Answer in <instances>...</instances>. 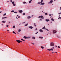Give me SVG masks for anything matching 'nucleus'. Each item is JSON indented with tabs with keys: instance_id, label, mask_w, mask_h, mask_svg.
<instances>
[{
	"instance_id": "ea45409f",
	"label": "nucleus",
	"mask_w": 61,
	"mask_h": 61,
	"mask_svg": "<svg viewBox=\"0 0 61 61\" xmlns=\"http://www.w3.org/2000/svg\"><path fill=\"white\" fill-rule=\"evenodd\" d=\"M38 32H37L36 33H35V34H37L38 33Z\"/></svg>"
},
{
	"instance_id": "cd10ccee",
	"label": "nucleus",
	"mask_w": 61,
	"mask_h": 61,
	"mask_svg": "<svg viewBox=\"0 0 61 61\" xmlns=\"http://www.w3.org/2000/svg\"><path fill=\"white\" fill-rule=\"evenodd\" d=\"M34 26H36V24L34 23Z\"/></svg>"
},
{
	"instance_id": "6e6d98bb",
	"label": "nucleus",
	"mask_w": 61,
	"mask_h": 61,
	"mask_svg": "<svg viewBox=\"0 0 61 61\" xmlns=\"http://www.w3.org/2000/svg\"><path fill=\"white\" fill-rule=\"evenodd\" d=\"M16 18H17V19H18V18H17V17H16Z\"/></svg>"
},
{
	"instance_id": "c03bdc74",
	"label": "nucleus",
	"mask_w": 61,
	"mask_h": 61,
	"mask_svg": "<svg viewBox=\"0 0 61 61\" xmlns=\"http://www.w3.org/2000/svg\"><path fill=\"white\" fill-rule=\"evenodd\" d=\"M49 16H51V14H49Z\"/></svg>"
},
{
	"instance_id": "79ce46f5",
	"label": "nucleus",
	"mask_w": 61,
	"mask_h": 61,
	"mask_svg": "<svg viewBox=\"0 0 61 61\" xmlns=\"http://www.w3.org/2000/svg\"><path fill=\"white\" fill-rule=\"evenodd\" d=\"M25 15V13H24L23 14V15Z\"/></svg>"
},
{
	"instance_id": "c9c22d12",
	"label": "nucleus",
	"mask_w": 61,
	"mask_h": 61,
	"mask_svg": "<svg viewBox=\"0 0 61 61\" xmlns=\"http://www.w3.org/2000/svg\"><path fill=\"white\" fill-rule=\"evenodd\" d=\"M14 13H15V14H17V12H15Z\"/></svg>"
},
{
	"instance_id": "f704fd0d",
	"label": "nucleus",
	"mask_w": 61,
	"mask_h": 61,
	"mask_svg": "<svg viewBox=\"0 0 61 61\" xmlns=\"http://www.w3.org/2000/svg\"><path fill=\"white\" fill-rule=\"evenodd\" d=\"M17 16H18V18H20V16H18V15H17Z\"/></svg>"
},
{
	"instance_id": "13d9d810",
	"label": "nucleus",
	"mask_w": 61,
	"mask_h": 61,
	"mask_svg": "<svg viewBox=\"0 0 61 61\" xmlns=\"http://www.w3.org/2000/svg\"><path fill=\"white\" fill-rule=\"evenodd\" d=\"M59 15H60V13H59Z\"/></svg>"
},
{
	"instance_id": "0e129e2a",
	"label": "nucleus",
	"mask_w": 61,
	"mask_h": 61,
	"mask_svg": "<svg viewBox=\"0 0 61 61\" xmlns=\"http://www.w3.org/2000/svg\"><path fill=\"white\" fill-rule=\"evenodd\" d=\"M21 24H19V25H21Z\"/></svg>"
},
{
	"instance_id": "ddd939ff",
	"label": "nucleus",
	"mask_w": 61,
	"mask_h": 61,
	"mask_svg": "<svg viewBox=\"0 0 61 61\" xmlns=\"http://www.w3.org/2000/svg\"><path fill=\"white\" fill-rule=\"evenodd\" d=\"M45 4V3H41V4H40V5H43Z\"/></svg>"
},
{
	"instance_id": "f03ea898",
	"label": "nucleus",
	"mask_w": 61,
	"mask_h": 61,
	"mask_svg": "<svg viewBox=\"0 0 61 61\" xmlns=\"http://www.w3.org/2000/svg\"><path fill=\"white\" fill-rule=\"evenodd\" d=\"M53 3V0H51L49 3V4H52V3Z\"/></svg>"
},
{
	"instance_id": "69168bd1",
	"label": "nucleus",
	"mask_w": 61,
	"mask_h": 61,
	"mask_svg": "<svg viewBox=\"0 0 61 61\" xmlns=\"http://www.w3.org/2000/svg\"><path fill=\"white\" fill-rule=\"evenodd\" d=\"M25 23V22H24V23Z\"/></svg>"
},
{
	"instance_id": "a878e982",
	"label": "nucleus",
	"mask_w": 61,
	"mask_h": 61,
	"mask_svg": "<svg viewBox=\"0 0 61 61\" xmlns=\"http://www.w3.org/2000/svg\"><path fill=\"white\" fill-rule=\"evenodd\" d=\"M23 4H25V3H26V2H23Z\"/></svg>"
},
{
	"instance_id": "6e6552de",
	"label": "nucleus",
	"mask_w": 61,
	"mask_h": 61,
	"mask_svg": "<svg viewBox=\"0 0 61 61\" xmlns=\"http://www.w3.org/2000/svg\"><path fill=\"white\" fill-rule=\"evenodd\" d=\"M29 28H30V29H32L33 28V27L31 26H30L29 27Z\"/></svg>"
},
{
	"instance_id": "3c124183",
	"label": "nucleus",
	"mask_w": 61,
	"mask_h": 61,
	"mask_svg": "<svg viewBox=\"0 0 61 61\" xmlns=\"http://www.w3.org/2000/svg\"><path fill=\"white\" fill-rule=\"evenodd\" d=\"M32 44L33 45H34V43H32Z\"/></svg>"
},
{
	"instance_id": "393cba45",
	"label": "nucleus",
	"mask_w": 61,
	"mask_h": 61,
	"mask_svg": "<svg viewBox=\"0 0 61 61\" xmlns=\"http://www.w3.org/2000/svg\"><path fill=\"white\" fill-rule=\"evenodd\" d=\"M41 3V2H38V4H40Z\"/></svg>"
},
{
	"instance_id": "37998d69",
	"label": "nucleus",
	"mask_w": 61,
	"mask_h": 61,
	"mask_svg": "<svg viewBox=\"0 0 61 61\" xmlns=\"http://www.w3.org/2000/svg\"><path fill=\"white\" fill-rule=\"evenodd\" d=\"M46 30H47V31H49V30H48V29H46Z\"/></svg>"
},
{
	"instance_id": "4be33fe9",
	"label": "nucleus",
	"mask_w": 61,
	"mask_h": 61,
	"mask_svg": "<svg viewBox=\"0 0 61 61\" xmlns=\"http://www.w3.org/2000/svg\"><path fill=\"white\" fill-rule=\"evenodd\" d=\"M6 15V13L4 14L3 15V16H5V15Z\"/></svg>"
},
{
	"instance_id": "72a5a7b5",
	"label": "nucleus",
	"mask_w": 61,
	"mask_h": 61,
	"mask_svg": "<svg viewBox=\"0 0 61 61\" xmlns=\"http://www.w3.org/2000/svg\"><path fill=\"white\" fill-rule=\"evenodd\" d=\"M13 6H15V4H13Z\"/></svg>"
},
{
	"instance_id": "a211bd4d",
	"label": "nucleus",
	"mask_w": 61,
	"mask_h": 61,
	"mask_svg": "<svg viewBox=\"0 0 61 61\" xmlns=\"http://www.w3.org/2000/svg\"><path fill=\"white\" fill-rule=\"evenodd\" d=\"M51 20H52V21H55V20H54V19L53 18L51 19Z\"/></svg>"
},
{
	"instance_id": "052dcab7",
	"label": "nucleus",
	"mask_w": 61,
	"mask_h": 61,
	"mask_svg": "<svg viewBox=\"0 0 61 61\" xmlns=\"http://www.w3.org/2000/svg\"><path fill=\"white\" fill-rule=\"evenodd\" d=\"M2 12V11L0 12V13H1Z\"/></svg>"
},
{
	"instance_id": "7ed1b4c3",
	"label": "nucleus",
	"mask_w": 61,
	"mask_h": 61,
	"mask_svg": "<svg viewBox=\"0 0 61 61\" xmlns=\"http://www.w3.org/2000/svg\"><path fill=\"white\" fill-rule=\"evenodd\" d=\"M48 50L49 51H51V50H52V51H53L54 50V49H52V48H51V49H48Z\"/></svg>"
},
{
	"instance_id": "e2e57ef3",
	"label": "nucleus",
	"mask_w": 61,
	"mask_h": 61,
	"mask_svg": "<svg viewBox=\"0 0 61 61\" xmlns=\"http://www.w3.org/2000/svg\"><path fill=\"white\" fill-rule=\"evenodd\" d=\"M55 53H57V52H55Z\"/></svg>"
},
{
	"instance_id": "4d7b16f0",
	"label": "nucleus",
	"mask_w": 61,
	"mask_h": 61,
	"mask_svg": "<svg viewBox=\"0 0 61 61\" xmlns=\"http://www.w3.org/2000/svg\"><path fill=\"white\" fill-rule=\"evenodd\" d=\"M6 26H7V27H8V25H6Z\"/></svg>"
},
{
	"instance_id": "5fc2aeb1",
	"label": "nucleus",
	"mask_w": 61,
	"mask_h": 61,
	"mask_svg": "<svg viewBox=\"0 0 61 61\" xmlns=\"http://www.w3.org/2000/svg\"><path fill=\"white\" fill-rule=\"evenodd\" d=\"M10 22H8V23H10Z\"/></svg>"
},
{
	"instance_id": "a19ab883",
	"label": "nucleus",
	"mask_w": 61,
	"mask_h": 61,
	"mask_svg": "<svg viewBox=\"0 0 61 61\" xmlns=\"http://www.w3.org/2000/svg\"><path fill=\"white\" fill-rule=\"evenodd\" d=\"M58 48H60V46H58Z\"/></svg>"
},
{
	"instance_id": "20e7f679",
	"label": "nucleus",
	"mask_w": 61,
	"mask_h": 61,
	"mask_svg": "<svg viewBox=\"0 0 61 61\" xmlns=\"http://www.w3.org/2000/svg\"><path fill=\"white\" fill-rule=\"evenodd\" d=\"M56 31L54 30L53 31V34H55V33H56Z\"/></svg>"
},
{
	"instance_id": "7c9ffc66",
	"label": "nucleus",
	"mask_w": 61,
	"mask_h": 61,
	"mask_svg": "<svg viewBox=\"0 0 61 61\" xmlns=\"http://www.w3.org/2000/svg\"><path fill=\"white\" fill-rule=\"evenodd\" d=\"M41 48H42V49H44V47H43V46H41Z\"/></svg>"
},
{
	"instance_id": "39448f33",
	"label": "nucleus",
	"mask_w": 61,
	"mask_h": 61,
	"mask_svg": "<svg viewBox=\"0 0 61 61\" xmlns=\"http://www.w3.org/2000/svg\"><path fill=\"white\" fill-rule=\"evenodd\" d=\"M16 41L17 42H18L19 43H20V41L19 40H16Z\"/></svg>"
},
{
	"instance_id": "5701e85b",
	"label": "nucleus",
	"mask_w": 61,
	"mask_h": 61,
	"mask_svg": "<svg viewBox=\"0 0 61 61\" xmlns=\"http://www.w3.org/2000/svg\"><path fill=\"white\" fill-rule=\"evenodd\" d=\"M21 39V40H22V41H25L23 39Z\"/></svg>"
},
{
	"instance_id": "6ab92c4d",
	"label": "nucleus",
	"mask_w": 61,
	"mask_h": 61,
	"mask_svg": "<svg viewBox=\"0 0 61 61\" xmlns=\"http://www.w3.org/2000/svg\"><path fill=\"white\" fill-rule=\"evenodd\" d=\"M32 39H35V37H32Z\"/></svg>"
},
{
	"instance_id": "bf43d9fd",
	"label": "nucleus",
	"mask_w": 61,
	"mask_h": 61,
	"mask_svg": "<svg viewBox=\"0 0 61 61\" xmlns=\"http://www.w3.org/2000/svg\"><path fill=\"white\" fill-rule=\"evenodd\" d=\"M20 42H21V43H22V41H20Z\"/></svg>"
},
{
	"instance_id": "de8ad7c7",
	"label": "nucleus",
	"mask_w": 61,
	"mask_h": 61,
	"mask_svg": "<svg viewBox=\"0 0 61 61\" xmlns=\"http://www.w3.org/2000/svg\"><path fill=\"white\" fill-rule=\"evenodd\" d=\"M54 47H52V49H54Z\"/></svg>"
},
{
	"instance_id": "58836bf2",
	"label": "nucleus",
	"mask_w": 61,
	"mask_h": 61,
	"mask_svg": "<svg viewBox=\"0 0 61 61\" xmlns=\"http://www.w3.org/2000/svg\"><path fill=\"white\" fill-rule=\"evenodd\" d=\"M13 27V28H15V26H14Z\"/></svg>"
},
{
	"instance_id": "f257e3e1",
	"label": "nucleus",
	"mask_w": 61,
	"mask_h": 61,
	"mask_svg": "<svg viewBox=\"0 0 61 61\" xmlns=\"http://www.w3.org/2000/svg\"><path fill=\"white\" fill-rule=\"evenodd\" d=\"M54 43L52 42H51L50 43V46H54Z\"/></svg>"
},
{
	"instance_id": "bb28decb",
	"label": "nucleus",
	"mask_w": 61,
	"mask_h": 61,
	"mask_svg": "<svg viewBox=\"0 0 61 61\" xmlns=\"http://www.w3.org/2000/svg\"><path fill=\"white\" fill-rule=\"evenodd\" d=\"M15 12V11L14 10H12L11 11V12L12 13L13 12Z\"/></svg>"
},
{
	"instance_id": "423d86ee",
	"label": "nucleus",
	"mask_w": 61,
	"mask_h": 61,
	"mask_svg": "<svg viewBox=\"0 0 61 61\" xmlns=\"http://www.w3.org/2000/svg\"><path fill=\"white\" fill-rule=\"evenodd\" d=\"M19 13H22V12H23V11H22V10H20L19 11Z\"/></svg>"
},
{
	"instance_id": "a18cd8bd",
	"label": "nucleus",
	"mask_w": 61,
	"mask_h": 61,
	"mask_svg": "<svg viewBox=\"0 0 61 61\" xmlns=\"http://www.w3.org/2000/svg\"><path fill=\"white\" fill-rule=\"evenodd\" d=\"M35 30H37V28H36V29Z\"/></svg>"
},
{
	"instance_id": "aec40b11",
	"label": "nucleus",
	"mask_w": 61,
	"mask_h": 61,
	"mask_svg": "<svg viewBox=\"0 0 61 61\" xmlns=\"http://www.w3.org/2000/svg\"><path fill=\"white\" fill-rule=\"evenodd\" d=\"M28 25V23H27L26 25H25V26H27Z\"/></svg>"
},
{
	"instance_id": "49530a36",
	"label": "nucleus",
	"mask_w": 61,
	"mask_h": 61,
	"mask_svg": "<svg viewBox=\"0 0 61 61\" xmlns=\"http://www.w3.org/2000/svg\"><path fill=\"white\" fill-rule=\"evenodd\" d=\"M38 17V18H40L41 17H40V16H39Z\"/></svg>"
},
{
	"instance_id": "412c9836",
	"label": "nucleus",
	"mask_w": 61,
	"mask_h": 61,
	"mask_svg": "<svg viewBox=\"0 0 61 61\" xmlns=\"http://www.w3.org/2000/svg\"><path fill=\"white\" fill-rule=\"evenodd\" d=\"M2 23H5V21H2Z\"/></svg>"
},
{
	"instance_id": "8fccbe9b",
	"label": "nucleus",
	"mask_w": 61,
	"mask_h": 61,
	"mask_svg": "<svg viewBox=\"0 0 61 61\" xmlns=\"http://www.w3.org/2000/svg\"><path fill=\"white\" fill-rule=\"evenodd\" d=\"M40 20H41V21H42V19H40Z\"/></svg>"
},
{
	"instance_id": "2f4dec72",
	"label": "nucleus",
	"mask_w": 61,
	"mask_h": 61,
	"mask_svg": "<svg viewBox=\"0 0 61 61\" xmlns=\"http://www.w3.org/2000/svg\"><path fill=\"white\" fill-rule=\"evenodd\" d=\"M12 4H15V2H14V1H13L12 2Z\"/></svg>"
},
{
	"instance_id": "680f3d73",
	"label": "nucleus",
	"mask_w": 61,
	"mask_h": 61,
	"mask_svg": "<svg viewBox=\"0 0 61 61\" xmlns=\"http://www.w3.org/2000/svg\"><path fill=\"white\" fill-rule=\"evenodd\" d=\"M9 31V30H7V31Z\"/></svg>"
},
{
	"instance_id": "4468645a",
	"label": "nucleus",
	"mask_w": 61,
	"mask_h": 61,
	"mask_svg": "<svg viewBox=\"0 0 61 61\" xmlns=\"http://www.w3.org/2000/svg\"><path fill=\"white\" fill-rule=\"evenodd\" d=\"M49 21V19H46V21L48 22V21Z\"/></svg>"
},
{
	"instance_id": "9b49d317",
	"label": "nucleus",
	"mask_w": 61,
	"mask_h": 61,
	"mask_svg": "<svg viewBox=\"0 0 61 61\" xmlns=\"http://www.w3.org/2000/svg\"><path fill=\"white\" fill-rule=\"evenodd\" d=\"M32 0H30V1L29 2V3L30 4V3H31V2H32Z\"/></svg>"
},
{
	"instance_id": "864d4df0",
	"label": "nucleus",
	"mask_w": 61,
	"mask_h": 61,
	"mask_svg": "<svg viewBox=\"0 0 61 61\" xmlns=\"http://www.w3.org/2000/svg\"><path fill=\"white\" fill-rule=\"evenodd\" d=\"M47 15V13H46V15Z\"/></svg>"
},
{
	"instance_id": "e433bc0d",
	"label": "nucleus",
	"mask_w": 61,
	"mask_h": 61,
	"mask_svg": "<svg viewBox=\"0 0 61 61\" xmlns=\"http://www.w3.org/2000/svg\"><path fill=\"white\" fill-rule=\"evenodd\" d=\"M59 18L58 19H59V18H60V19H61V17H59Z\"/></svg>"
},
{
	"instance_id": "4c0bfd02",
	"label": "nucleus",
	"mask_w": 61,
	"mask_h": 61,
	"mask_svg": "<svg viewBox=\"0 0 61 61\" xmlns=\"http://www.w3.org/2000/svg\"><path fill=\"white\" fill-rule=\"evenodd\" d=\"M10 1L11 3H12V0H10Z\"/></svg>"
},
{
	"instance_id": "f3484780",
	"label": "nucleus",
	"mask_w": 61,
	"mask_h": 61,
	"mask_svg": "<svg viewBox=\"0 0 61 61\" xmlns=\"http://www.w3.org/2000/svg\"><path fill=\"white\" fill-rule=\"evenodd\" d=\"M39 38H41V39H42L43 38V37H39Z\"/></svg>"
},
{
	"instance_id": "09e8293b",
	"label": "nucleus",
	"mask_w": 61,
	"mask_h": 61,
	"mask_svg": "<svg viewBox=\"0 0 61 61\" xmlns=\"http://www.w3.org/2000/svg\"><path fill=\"white\" fill-rule=\"evenodd\" d=\"M55 46H56V47H57V46H56V45Z\"/></svg>"
},
{
	"instance_id": "b1692460",
	"label": "nucleus",
	"mask_w": 61,
	"mask_h": 61,
	"mask_svg": "<svg viewBox=\"0 0 61 61\" xmlns=\"http://www.w3.org/2000/svg\"><path fill=\"white\" fill-rule=\"evenodd\" d=\"M43 0H41V3H43Z\"/></svg>"
},
{
	"instance_id": "774afa93",
	"label": "nucleus",
	"mask_w": 61,
	"mask_h": 61,
	"mask_svg": "<svg viewBox=\"0 0 61 61\" xmlns=\"http://www.w3.org/2000/svg\"><path fill=\"white\" fill-rule=\"evenodd\" d=\"M45 14L46 15V13H45Z\"/></svg>"
},
{
	"instance_id": "473e14b6",
	"label": "nucleus",
	"mask_w": 61,
	"mask_h": 61,
	"mask_svg": "<svg viewBox=\"0 0 61 61\" xmlns=\"http://www.w3.org/2000/svg\"><path fill=\"white\" fill-rule=\"evenodd\" d=\"M20 31H21V30L20 29L19 30L18 32H20Z\"/></svg>"
},
{
	"instance_id": "338daca9",
	"label": "nucleus",
	"mask_w": 61,
	"mask_h": 61,
	"mask_svg": "<svg viewBox=\"0 0 61 61\" xmlns=\"http://www.w3.org/2000/svg\"><path fill=\"white\" fill-rule=\"evenodd\" d=\"M60 14H61V13H60Z\"/></svg>"
},
{
	"instance_id": "2eb2a0df",
	"label": "nucleus",
	"mask_w": 61,
	"mask_h": 61,
	"mask_svg": "<svg viewBox=\"0 0 61 61\" xmlns=\"http://www.w3.org/2000/svg\"><path fill=\"white\" fill-rule=\"evenodd\" d=\"M46 28V27L45 26L44 27H43V28H42V29H45Z\"/></svg>"
},
{
	"instance_id": "dca6fc26",
	"label": "nucleus",
	"mask_w": 61,
	"mask_h": 61,
	"mask_svg": "<svg viewBox=\"0 0 61 61\" xmlns=\"http://www.w3.org/2000/svg\"><path fill=\"white\" fill-rule=\"evenodd\" d=\"M30 18H31V17L30 16H29L27 17L28 19Z\"/></svg>"
},
{
	"instance_id": "0eeeda50",
	"label": "nucleus",
	"mask_w": 61,
	"mask_h": 61,
	"mask_svg": "<svg viewBox=\"0 0 61 61\" xmlns=\"http://www.w3.org/2000/svg\"><path fill=\"white\" fill-rule=\"evenodd\" d=\"M41 17V18H41V19H44V18L43 17V16L41 15V16H40Z\"/></svg>"
},
{
	"instance_id": "603ef678",
	"label": "nucleus",
	"mask_w": 61,
	"mask_h": 61,
	"mask_svg": "<svg viewBox=\"0 0 61 61\" xmlns=\"http://www.w3.org/2000/svg\"><path fill=\"white\" fill-rule=\"evenodd\" d=\"M60 10H61V7H60Z\"/></svg>"
},
{
	"instance_id": "c85d7f7f",
	"label": "nucleus",
	"mask_w": 61,
	"mask_h": 61,
	"mask_svg": "<svg viewBox=\"0 0 61 61\" xmlns=\"http://www.w3.org/2000/svg\"><path fill=\"white\" fill-rule=\"evenodd\" d=\"M13 33H14V34H16V33H15V32H14V31H13Z\"/></svg>"
},
{
	"instance_id": "9d476101",
	"label": "nucleus",
	"mask_w": 61,
	"mask_h": 61,
	"mask_svg": "<svg viewBox=\"0 0 61 61\" xmlns=\"http://www.w3.org/2000/svg\"><path fill=\"white\" fill-rule=\"evenodd\" d=\"M40 31L41 32H43V30H42V29H40Z\"/></svg>"
},
{
	"instance_id": "c756f323",
	"label": "nucleus",
	"mask_w": 61,
	"mask_h": 61,
	"mask_svg": "<svg viewBox=\"0 0 61 61\" xmlns=\"http://www.w3.org/2000/svg\"><path fill=\"white\" fill-rule=\"evenodd\" d=\"M31 38V37H27V38Z\"/></svg>"
},
{
	"instance_id": "f8f14e48",
	"label": "nucleus",
	"mask_w": 61,
	"mask_h": 61,
	"mask_svg": "<svg viewBox=\"0 0 61 61\" xmlns=\"http://www.w3.org/2000/svg\"><path fill=\"white\" fill-rule=\"evenodd\" d=\"M7 18V17H3V18H2V20H3V19H5V18Z\"/></svg>"
},
{
	"instance_id": "1a4fd4ad",
	"label": "nucleus",
	"mask_w": 61,
	"mask_h": 61,
	"mask_svg": "<svg viewBox=\"0 0 61 61\" xmlns=\"http://www.w3.org/2000/svg\"><path fill=\"white\" fill-rule=\"evenodd\" d=\"M23 38H25V39H26L27 38V37H26L25 36H24L23 37Z\"/></svg>"
}]
</instances>
